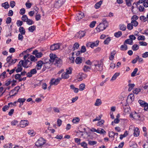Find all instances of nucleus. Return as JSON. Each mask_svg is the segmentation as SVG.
<instances>
[{"mask_svg": "<svg viewBox=\"0 0 148 148\" xmlns=\"http://www.w3.org/2000/svg\"><path fill=\"white\" fill-rule=\"evenodd\" d=\"M32 62L30 60L29 58H28L26 60L23 61V67L25 68H28L31 66Z\"/></svg>", "mask_w": 148, "mask_h": 148, "instance_id": "nucleus-9", "label": "nucleus"}, {"mask_svg": "<svg viewBox=\"0 0 148 148\" xmlns=\"http://www.w3.org/2000/svg\"><path fill=\"white\" fill-rule=\"evenodd\" d=\"M20 87L19 86H16L15 87L14 89L11 90L10 92V94L12 92L13 94L10 96V97L15 96L16 95Z\"/></svg>", "mask_w": 148, "mask_h": 148, "instance_id": "nucleus-12", "label": "nucleus"}, {"mask_svg": "<svg viewBox=\"0 0 148 148\" xmlns=\"http://www.w3.org/2000/svg\"><path fill=\"white\" fill-rule=\"evenodd\" d=\"M120 73H115L112 77L111 80H115L116 78L117 77L120 75Z\"/></svg>", "mask_w": 148, "mask_h": 148, "instance_id": "nucleus-37", "label": "nucleus"}, {"mask_svg": "<svg viewBox=\"0 0 148 148\" xmlns=\"http://www.w3.org/2000/svg\"><path fill=\"white\" fill-rule=\"evenodd\" d=\"M18 27H21V26L23 25V22L22 21H21L20 20H17L16 22V23Z\"/></svg>", "mask_w": 148, "mask_h": 148, "instance_id": "nucleus-50", "label": "nucleus"}, {"mask_svg": "<svg viewBox=\"0 0 148 148\" xmlns=\"http://www.w3.org/2000/svg\"><path fill=\"white\" fill-rule=\"evenodd\" d=\"M85 87V85L84 84H82L79 86V90L82 91L84 90Z\"/></svg>", "mask_w": 148, "mask_h": 148, "instance_id": "nucleus-43", "label": "nucleus"}, {"mask_svg": "<svg viewBox=\"0 0 148 148\" xmlns=\"http://www.w3.org/2000/svg\"><path fill=\"white\" fill-rule=\"evenodd\" d=\"M86 33L84 31H80L76 34L75 36L81 39L85 35Z\"/></svg>", "mask_w": 148, "mask_h": 148, "instance_id": "nucleus-10", "label": "nucleus"}, {"mask_svg": "<svg viewBox=\"0 0 148 148\" xmlns=\"http://www.w3.org/2000/svg\"><path fill=\"white\" fill-rule=\"evenodd\" d=\"M36 26L35 25L31 26L28 28V30L31 32H33L36 29Z\"/></svg>", "mask_w": 148, "mask_h": 148, "instance_id": "nucleus-28", "label": "nucleus"}, {"mask_svg": "<svg viewBox=\"0 0 148 148\" xmlns=\"http://www.w3.org/2000/svg\"><path fill=\"white\" fill-rule=\"evenodd\" d=\"M28 134L31 135V136H34L36 133L34 132V131L33 130H29L28 132Z\"/></svg>", "mask_w": 148, "mask_h": 148, "instance_id": "nucleus-33", "label": "nucleus"}, {"mask_svg": "<svg viewBox=\"0 0 148 148\" xmlns=\"http://www.w3.org/2000/svg\"><path fill=\"white\" fill-rule=\"evenodd\" d=\"M19 30L20 34H25V31L24 27H20L19 28Z\"/></svg>", "mask_w": 148, "mask_h": 148, "instance_id": "nucleus-29", "label": "nucleus"}, {"mask_svg": "<svg viewBox=\"0 0 148 148\" xmlns=\"http://www.w3.org/2000/svg\"><path fill=\"white\" fill-rule=\"evenodd\" d=\"M99 42V40H97L94 42H90V47L92 48H93L95 47H97L98 45Z\"/></svg>", "mask_w": 148, "mask_h": 148, "instance_id": "nucleus-16", "label": "nucleus"}, {"mask_svg": "<svg viewBox=\"0 0 148 148\" xmlns=\"http://www.w3.org/2000/svg\"><path fill=\"white\" fill-rule=\"evenodd\" d=\"M11 21L12 19L10 17H8L6 18V23L7 24H9L11 22Z\"/></svg>", "mask_w": 148, "mask_h": 148, "instance_id": "nucleus-60", "label": "nucleus"}, {"mask_svg": "<svg viewBox=\"0 0 148 148\" xmlns=\"http://www.w3.org/2000/svg\"><path fill=\"white\" fill-rule=\"evenodd\" d=\"M130 116L131 118H132L136 120H139L140 117V116L139 114L136 113L135 112L130 114Z\"/></svg>", "mask_w": 148, "mask_h": 148, "instance_id": "nucleus-11", "label": "nucleus"}, {"mask_svg": "<svg viewBox=\"0 0 148 148\" xmlns=\"http://www.w3.org/2000/svg\"><path fill=\"white\" fill-rule=\"evenodd\" d=\"M101 104V101L100 99H97L95 103V106H99Z\"/></svg>", "mask_w": 148, "mask_h": 148, "instance_id": "nucleus-31", "label": "nucleus"}, {"mask_svg": "<svg viewBox=\"0 0 148 148\" xmlns=\"http://www.w3.org/2000/svg\"><path fill=\"white\" fill-rule=\"evenodd\" d=\"M84 16V14L83 12H79L77 16L76 17V20L77 21H79V20L83 18Z\"/></svg>", "mask_w": 148, "mask_h": 148, "instance_id": "nucleus-13", "label": "nucleus"}, {"mask_svg": "<svg viewBox=\"0 0 148 148\" xmlns=\"http://www.w3.org/2000/svg\"><path fill=\"white\" fill-rule=\"evenodd\" d=\"M138 70V69L137 68H135L133 71L132 73L131 74V76L132 77H134L135 76Z\"/></svg>", "mask_w": 148, "mask_h": 148, "instance_id": "nucleus-44", "label": "nucleus"}, {"mask_svg": "<svg viewBox=\"0 0 148 148\" xmlns=\"http://www.w3.org/2000/svg\"><path fill=\"white\" fill-rule=\"evenodd\" d=\"M116 53V52L115 51H114L110 53V56L109 57V59L110 60H112L114 58V56Z\"/></svg>", "mask_w": 148, "mask_h": 148, "instance_id": "nucleus-30", "label": "nucleus"}, {"mask_svg": "<svg viewBox=\"0 0 148 148\" xmlns=\"http://www.w3.org/2000/svg\"><path fill=\"white\" fill-rule=\"evenodd\" d=\"M141 89L136 88L133 90V92L134 93L137 95L141 91Z\"/></svg>", "mask_w": 148, "mask_h": 148, "instance_id": "nucleus-39", "label": "nucleus"}, {"mask_svg": "<svg viewBox=\"0 0 148 148\" xmlns=\"http://www.w3.org/2000/svg\"><path fill=\"white\" fill-rule=\"evenodd\" d=\"M46 143V140L43 138H40L35 143V145L38 147H42Z\"/></svg>", "mask_w": 148, "mask_h": 148, "instance_id": "nucleus-2", "label": "nucleus"}, {"mask_svg": "<svg viewBox=\"0 0 148 148\" xmlns=\"http://www.w3.org/2000/svg\"><path fill=\"white\" fill-rule=\"evenodd\" d=\"M90 67L86 66L84 65V67L83 70L85 72H87L88 71V70L90 69Z\"/></svg>", "mask_w": 148, "mask_h": 148, "instance_id": "nucleus-51", "label": "nucleus"}, {"mask_svg": "<svg viewBox=\"0 0 148 148\" xmlns=\"http://www.w3.org/2000/svg\"><path fill=\"white\" fill-rule=\"evenodd\" d=\"M128 98H130L131 99L132 101H133L134 99V95L132 93L130 94L128 97Z\"/></svg>", "mask_w": 148, "mask_h": 148, "instance_id": "nucleus-42", "label": "nucleus"}, {"mask_svg": "<svg viewBox=\"0 0 148 148\" xmlns=\"http://www.w3.org/2000/svg\"><path fill=\"white\" fill-rule=\"evenodd\" d=\"M140 20L143 21L144 22L147 21V18L144 16H141L140 17Z\"/></svg>", "mask_w": 148, "mask_h": 148, "instance_id": "nucleus-63", "label": "nucleus"}, {"mask_svg": "<svg viewBox=\"0 0 148 148\" xmlns=\"http://www.w3.org/2000/svg\"><path fill=\"white\" fill-rule=\"evenodd\" d=\"M60 45L59 44H54L50 47V49L52 51H54L59 49Z\"/></svg>", "mask_w": 148, "mask_h": 148, "instance_id": "nucleus-15", "label": "nucleus"}, {"mask_svg": "<svg viewBox=\"0 0 148 148\" xmlns=\"http://www.w3.org/2000/svg\"><path fill=\"white\" fill-rule=\"evenodd\" d=\"M27 24L30 25L34 23V22L32 20L28 19L26 20V22Z\"/></svg>", "mask_w": 148, "mask_h": 148, "instance_id": "nucleus-40", "label": "nucleus"}, {"mask_svg": "<svg viewBox=\"0 0 148 148\" xmlns=\"http://www.w3.org/2000/svg\"><path fill=\"white\" fill-rule=\"evenodd\" d=\"M28 122L27 120H21L20 121V127H25L28 125Z\"/></svg>", "mask_w": 148, "mask_h": 148, "instance_id": "nucleus-17", "label": "nucleus"}, {"mask_svg": "<svg viewBox=\"0 0 148 148\" xmlns=\"http://www.w3.org/2000/svg\"><path fill=\"white\" fill-rule=\"evenodd\" d=\"M16 4L15 2L14 1H10V5L12 8H13L15 6Z\"/></svg>", "mask_w": 148, "mask_h": 148, "instance_id": "nucleus-54", "label": "nucleus"}, {"mask_svg": "<svg viewBox=\"0 0 148 148\" xmlns=\"http://www.w3.org/2000/svg\"><path fill=\"white\" fill-rule=\"evenodd\" d=\"M122 35V32L120 31H119L118 32H116L114 33V36L115 37L118 38L121 36Z\"/></svg>", "mask_w": 148, "mask_h": 148, "instance_id": "nucleus-32", "label": "nucleus"}, {"mask_svg": "<svg viewBox=\"0 0 148 148\" xmlns=\"http://www.w3.org/2000/svg\"><path fill=\"white\" fill-rule=\"evenodd\" d=\"M1 5V6L4 7L5 9H8L10 7L9 5L8 2H5V3H2Z\"/></svg>", "mask_w": 148, "mask_h": 148, "instance_id": "nucleus-22", "label": "nucleus"}, {"mask_svg": "<svg viewBox=\"0 0 148 148\" xmlns=\"http://www.w3.org/2000/svg\"><path fill=\"white\" fill-rule=\"evenodd\" d=\"M88 143L90 145H96L97 143V142L96 141H89Z\"/></svg>", "mask_w": 148, "mask_h": 148, "instance_id": "nucleus-53", "label": "nucleus"}, {"mask_svg": "<svg viewBox=\"0 0 148 148\" xmlns=\"http://www.w3.org/2000/svg\"><path fill=\"white\" fill-rule=\"evenodd\" d=\"M135 84H130L128 85L129 88L128 90L129 91H130L135 86Z\"/></svg>", "mask_w": 148, "mask_h": 148, "instance_id": "nucleus-35", "label": "nucleus"}, {"mask_svg": "<svg viewBox=\"0 0 148 148\" xmlns=\"http://www.w3.org/2000/svg\"><path fill=\"white\" fill-rule=\"evenodd\" d=\"M80 51L81 53H84L86 51V49L85 46L84 45L82 46Z\"/></svg>", "mask_w": 148, "mask_h": 148, "instance_id": "nucleus-56", "label": "nucleus"}, {"mask_svg": "<svg viewBox=\"0 0 148 148\" xmlns=\"http://www.w3.org/2000/svg\"><path fill=\"white\" fill-rule=\"evenodd\" d=\"M32 54L35 55L37 58L41 57L43 55L42 53L41 52H38V51L37 50H35L33 51Z\"/></svg>", "mask_w": 148, "mask_h": 148, "instance_id": "nucleus-14", "label": "nucleus"}, {"mask_svg": "<svg viewBox=\"0 0 148 148\" xmlns=\"http://www.w3.org/2000/svg\"><path fill=\"white\" fill-rule=\"evenodd\" d=\"M80 121L79 119V117H77L74 118L72 122L73 123H78Z\"/></svg>", "mask_w": 148, "mask_h": 148, "instance_id": "nucleus-41", "label": "nucleus"}, {"mask_svg": "<svg viewBox=\"0 0 148 148\" xmlns=\"http://www.w3.org/2000/svg\"><path fill=\"white\" fill-rule=\"evenodd\" d=\"M139 46L136 44H134L132 47V49L133 51H136L139 49Z\"/></svg>", "mask_w": 148, "mask_h": 148, "instance_id": "nucleus-38", "label": "nucleus"}, {"mask_svg": "<svg viewBox=\"0 0 148 148\" xmlns=\"http://www.w3.org/2000/svg\"><path fill=\"white\" fill-rule=\"evenodd\" d=\"M131 23L132 24L133 26H136L138 24V23L137 21L135 20H134L131 21Z\"/></svg>", "mask_w": 148, "mask_h": 148, "instance_id": "nucleus-47", "label": "nucleus"}, {"mask_svg": "<svg viewBox=\"0 0 148 148\" xmlns=\"http://www.w3.org/2000/svg\"><path fill=\"white\" fill-rule=\"evenodd\" d=\"M62 78L64 79H66L69 78V76L68 74L66 73H62L61 75Z\"/></svg>", "mask_w": 148, "mask_h": 148, "instance_id": "nucleus-24", "label": "nucleus"}, {"mask_svg": "<svg viewBox=\"0 0 148 148\" xmlns=\"http://www.w3.org/2000/svg\"><path fill=\"white\" fill-rule=\"evenodd\" d=\"M12 103L10 102L8 103V106L5 105L3 108L2 110L3 112H5L7 110H8L9 107V105L10 104H12Z\"/></svg>", "mask_w": 148, "mask_h": 148, "instance_id": "nucleus-23", "label": "nucleus"}, {"mask_svg": "<svg viewBox=\"0 0 148 148\" xmlns=\"http://www.w3.org/2000/svg\"><path fill=\"white\" fill-rule=\"evenodd\" d=\"M139 133L140 132L138 128V127H136L134 130V132L133 134L134 136H138L139 135Z\"/></svg>", "mask_w": 148, "mask_h": 148, "instance_id": "nucleus-20", "label": "nucleus"}, {"mask_svg": "<svg viewBox=\"0 0 148 148\" xmlns=\"http://www.w3.org/2000/svg\"><path fill=\"white\" fill-rule=\"evenodd\" d=\"M101 63H98V64H95L94 66L95 67L94 70L95 71H99L101 72L103 70V66L102 65H101Z\"/></svg>", "mask_w": 148, "mask_h": 148, "instance_id": "nucleus-8", "label": "nucleus"}, {"mask_svg": "<svg viewBox=\"0 0 148 148\" xmlns=\"http://www.w3.org/2000/svg\"><path fill=\"white\" fill-rule=\"evenodd\" d=\"M16 59H14V60L11 59L10 60V62L9 63L10 65H11L14 64L17 61Z\"/></svg>", "mask_w": 148, "mask_h": 148, "instance_id": "nucleus-57", "label": "nucleus"}, {"mask_svg": "<svg viewBox=\"0 0 148 148\" xmlns=\"http://www.w3.org/2000/svg\"><path fill=\"white\" fill-rule=\"evenodd\" d=\"M127 27V28L129 30H131L133 28V25L131 23L128 24Z\"/></svg>", "mask_w": 148, "mask_h": 148, "instance_id": "nucleus-59", "label": "nucleus"}, {"mask_svg": "<svg viewBox=\"0 0 148 148\" xmlns=\"http://www.w3.org/2000/svg\"><path fill=\"white\" fill-rule=\"evenodd\" d=\"M127 46L125 44H124L123 45H122L120 47V49L122 51H125L127 49Z\"/></svg>", "mask_w": 148, "mask_h": 148, "instance_id": "nucleus-34", "label": "nucleus"}, {"mask_svg": "<svg viewBox=\"0 0 148 148\" xmlns=\"http://www.w3.org/2000/svg\"><path fill=\"white\" fill-rule=\"evenodd\" d=\"M79 46V45L78 42H75L74 43L73 45V47L72 48V49H73V51H74L75 49H77Z\"/></svg>", "mask_w": 148, "mask_h": 148, "instance_id": "nucleus-27", "label": "nucleus"}, {"mask_svg": "<svg viewBox=\"0 0 148 148\" xmlns=\"http://www.w3.org/2000/svg\"><path fill=\"white\" fill-rule=\"evenodd\" d=\"M138 102L142 106H143L146 103L145 101L140 100H138Z\"/></svg>", "mask_w": 148, "mask_h": 148, "instance_id": "nucleus-61", "label": "nucleus"}, {"mask_svg": "<svg viewBox=\"0 0 148 148\" xmlns=\"http://www.w3.org/2000/svg\"><path fill=\"white\" fill-rule=\"evenodd\" d=\"M102 22L100 23L96 28L98 32L103 31L108 26V23L106 19H102Z\"/></svg>", "mask_w": 148, "mask_h": 148, "instance_id": "nucleus-1", "label": "nucleus"}, {"mask_svg": "<svg viewBox=\"0 0 148 148\" xmlns=\"http://www.w3.org/2000/svg\"><path fill=\"white\" fill-rule=\"evenodd\" d=\"M74 140L75 143H77L78 145H80L81 143H80V142L81 140L79 138H75Z\"/></svg>", "mask_w": 148, "mask_h": 148, "instance_id": "nucleus-52", "label": "nucleus"}, {"mask_svg": "<svg viewBox=\"0 0 148 148\" xmlns=\"http://www.w3.org/2000/svg\"><path fill=\"white\" fill-rule=\"evenodd\" d=\"M133 43V41L130 40V39H128L126 40L124 42V44H128L130 45H132Z\"/></svg>", "mask_w": 148, "mask_h": 148, "instance_id": "nucleus-26", "label": "nucleus"}, {"mask_svg": "<svg viewBox=\"0 0 148 148\" xmlns=\"http://www.w3.org/2000/svg\"><path fill=\"white\" fill-rule=\"evenodd\" d=\"M25 12V10L24 8H23L20 10V14L22 15L24 14Z\"/></svg>", "mask_w": 148, "mask_h": 148, "instance_id": "nucleus-62", "label": "nucleus"}, {"mask_svg": "<svg viewBox=\"0 0 148 148\" xmlns=\"http://www.w3.org/2000/svg\"><path fill=\"white\" fill-rule=\"evenodd\" d=\"M82 58L80 57H77L76 58L75 60V62L77 64H79L82 63Z\"/></svg>", "mask_w": 148, "mask_h": 148, "instance_id": "nucleus-21", "label": "nucleus"}, {"mask_svg": "<svg viewBox=\"0 0 148 148\" xmlns=\"http://www.w3.org/2000/svg\"><path fill=\"white\" fill-rule=\"evenodd\" d=\"M21 19L23 22H26V20L28 19V18L26 15H24L22 16Z\"/></svg>", "mask_w": 148, "mask_h": 148, "instance_id": "nucleus-48", "label": "nucleus"}, {"mask_svg": "<svg viewBox=\"0 0 148 148\" xmlns=\"http://www.w3.org/2000/svg\"><path fill=\"white\" fill-rule=\"evenodd\" d=\"M111 40L110 37H108L104 41L103 43L105 45H108Z\"/></svg>", "mask_w": 148, "mask_h": 148, "instance_id": "nucleus-49", "label": "nucleus"}, {"mask_svg": "<svg viewBox=\"0 0 148 148\" xmlns=\"http://www.w3.org/2000/svg\"><path fill=\"white\" fill-rule=\"evenodd\" d=\"M142 57L144 58H146L148 57V52H146L143 53L142 55Z\"/></svg>", "mask_w": 148, "mask_h": 148, "instance_id": "nucleus-64", "label": "nucleus"}, {"mask_svg": "<svg viewBox=\"0 0 148 148\" xmlns=\"http://www.w3.org/2000/svg\"><path fill=\"white\" fill-rule=\"evenodd\" d=\"M138 39L139 40H144L145 39V37L144 36H140L138 37Z\"/></svg>", "mask_w": 148, "mask_h": 148, "instance_id": "nucleus-58", "label": "nucleus"}, {"mask_svg": "<svg viewBox=\"0 0 148 148\" xmlns=\"http://www.w3.org/2000/svg\"><path fill=\"white\" fill-rule=\"evenodd\" d=\"M26 100V99L24 98H19L17 100V102L20 103L19 106H20L21 105H23L24 102Z\"/></svg>", "mask_w": 148, "mask_h": 148, "instance_id": "nucleus-25", "label": "nucleus"}, {"mask_svg": "<svg viewBox=\"0 0 148 148\" xmlns=\"http://www.w3.org/2000/svg\"><path fill=\"white\" fill-rule=\"evenodd\" d=\"M65 0H56L54 3V7L57 8L60 7L64 3Z\"/></svg>", "mask_w": 148, "mask_h": 148, "instance_id": "nucleus-5", "label": "nucleus"}, {"mask_svg": "<svg viewBox=\"0 0 148 148\" xmlns=\"http://www.w3.org/2000/svg\"><path fill=\"white\" fill-rule=\"evenodd\" d=\"M72 69L71 67H69L68 69H66V73L68 74H71L72 73Z\"/></svg>", "mask_w": 148, "mask_h": 148, "instance_id": "nucleus-45", "label": "nucleus"}, {"mask_svg": "<svg viewBox=\"0 0 148 148\" xmlns=\"http://www.w3.org/2000/svg\"><path fill=\"white\" fill-rule=\"evenodd\" d=\"M23 35V34H19L18 35V39L19 40H20L21 41H22L23 39V36L22 35Z\"/></svg>", "mask_w": 148, "mask_h": 148, "instance_id": "nucleus-55", "label": "nucleus"}, {"mask_svg": "<svg viewBox=\"0 0 148 148\" xmlns=\"http://www.w3.org/2000/svg\"><path fill=\"white\" fill-rule=\"evenodd\" d=\"M119 27L120 29L122 31L125 30L126 28V26L123 24H120Z\"/></svg>", "mask_w": 148, "mask_h": 148, "instance_id": "nucleus-36", "label": "nucleus"}, {"mask_svg": "<svg viewBox=\"0 0 148 148\" xmlns=\"http://www.w3.org/2000/svg\"><path fill=\"white\" fill-rule=\"evenodd\" d=\"M29 58L31 62L33 61L35 62V61L37 60V59H36L35 57L32 55L30 56Z\"/></svg>", "mask_w": 148, "mask_h": 148, "instance_id": "nucleus-46", "label": "nucleus"}, {"mask_svg": "<svg viewBox=\"0 0 148 148\" xmlns=\"http://www.w3.org/2000/svg\"><path fill=\"white\" fill-rule=\"evenodd\" d=\"M52 64L50 62H48V60L45 61V63H43V68L42 69V72H43L51 67Z\"/></svg>", "mask_w": 148, "mask_h": 148, "instance_id": "nucleus-4", "label": "nucleus"}, {"mask_svg": "<svg viewBox=\"0 0 148 148\" xmlns=\"http://www.w3.org/2000/svg\"><path fill=\"white\" fill-rule=\"evenodd\" d=\"M61 79L62 78L60 77H59L56 79L54 78H52L50 81V85H57L59 83Z\"/></svg>", "mask_w": 148, "mask_h": 148, "instance_id": "nucleus-7", "label": "nucleus"}, {"mask_svg": "<svg viewBox=\"0 0 148 148\" xmlns=\"http://www.w3.org/2000/svg\"><path fill=\"white\" fill-rule=\"evenodd\" d=\"M56 55H53V54H50V59H46V61L47 60H48L49 62H53V60L55 59V58H57V57H55V56Z\"/></svg>", "mask_w": 148, "mask_h": 148, "instance_id": "nucleus-19", "label": "nucleus"}, {"mask_svg": "<svg viewBox=\"0 0 148 148\" xmlns=\"http://www.w3.org/2000/svg\"><path fill=\"white\" fill-rule=\"evenodd\" d=\"M23 60H21L18 63L17 65V68L16 69L15 71L16 73L21 72L23 69L22 66H23Z\"/></svg>", "mask_w": 148, "mask_h": 148, "instance_id": "nucleus-6", "label": "nucleus"}, {"mask_svg": "<svg viewBox=\"0 0 148 148\" xmlns=\"http://www.w3.org/2000/svg\"><path fill=\"white\" fill-rule=\"evenodd\" d=\"M53 62L58 67H60L62 64V61L61 59L57 57L55 58Z\"/></svg>", "mask_w": 148, "mask_h": 148, "instance_id": "nucleus-3", "label": "nucleus"}, {"mask_svg": "<svg viewBox=\"0 0 148 148\" xmlns=\"http://www.w3.org/2000/svg\"><path fill=\"white\" fill-rule=\"evenodd\" d=\"M43 65V61L40 60L37 63V65L36 66V68L37 70H39L41 69L42 65Z\"/></svg>", "mask_w": 148, "mask_h": 148, "instance_id": "nucleus-18", "label": "nucleus"}]
</instances>
